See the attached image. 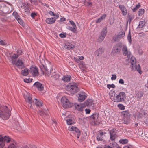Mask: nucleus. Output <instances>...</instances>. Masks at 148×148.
Listing matches in <instances>:
<instances>
[{
	"instance_id": "obj_6",
	"label": "nucleus",
	"mask_w": 148,
	"mask_h": 148,
	"mask_svg": "<svg viewBox=\"0 0 148 148\" xmlns=\"http://www.w3.org/2000/svg\"><path fill=\"white\" fill-rule=\"evenodd\" d=\"M107 32V27H104L101 32L97 39V41L100 42H101L106 36Z\"/></svg>"
},
{
	"instance_id": "obj_47",
	"label": "nucleus",
	"mask_w": 148,
	"mask_h": 148,
	"mask_svg": "<svg viewBox=\"0 0 148 148\" xmlns=\"http://www.w3.org/2000/svg\"><path fill=\"white\" fill-rule=\"evenodd\" d=\"M117 106L121 110H124L125 109V106L122 104H119L117 105Z\"/></svg>"
},
{
	"instance_id": "obj_64",
	"label": "nucleus",
	"mask_w": 148,
	"mask_h": 148,
	"mask_svg": "<svg viewBox=\"0 0 148 148\" xmlns=\"http://www.w3.org/2000/svg\"><path fill=\"white\" fill-rule=\"evenodd\" d=\"M123 148H133L132 146L131 145L125 146Z\"/></svg>"
},
{
	"instance_id": "obj_11",
	"label": "nucleus",
	"mask_w": 148,
	"mask_h": 148,
	"mask_svg": "<svg viewBox=\"0 0 148 148\" xmlns=\"http://www.w3.org/2000/svg\"><path fill=\"white\" fill-rule=\"evenodd\" d=\"M123 54L124 56H127L128 59L130 58L131 53L130 51H128L127 48L126 46H123L122 48Z\"/></svg>"
},
{
	"instance_id": "obj_25",
	"label": "nucleus",
	"mask_w": 148,
	"mask_h": 148,
	"mask_svg": "<svg viewBox=\"0 0 148 148\" xmlns=\"http://www.w3.org/2000/svg\"><path fill=\"white\" fill-rule=\"evenodd\" d=\"M28 5L29 4L27 3H23V8L25 10V12L27 13L30 12L29 7Z\"/></svg>"
},
{
	"instance_id": "obj_43",
	"label": "nucleus",
	"mask_w": 148,
	"mask_h": 148,
	"mask_svg": "<svg viewBox=\"0 0 148 148\" xmlns=\"http://www.w3.org/2000/svg\"><path fill=\"white\" fill-rule=\"evenodd\" d=\"M17 145L16 144L11 143L8 145L7 148H17Z\"/></svg>"
},
{
	"instance_id": "obj_17",
	"label": "nucleus",
	"mask_w": 148,
	"mask_h": 148,
	"mask_svg": "<svg viewBox=\"0 0 148 148\" xmlns=\"http://www.w3.org/2000/svg\"><path fill=\"white\" fill-rule=\"evenodd\" d=\"M90 118L94 120L95 123L99 122L100 121L98 114L95 113L93 114L91 116Z\"/></svg>"
},
{
	"instance_id": "obj_31",
	"label": "nucleus",
	"mask_w": 148,
	"mask_h": 148,
	"mask_svg": "<svg viewBox=\"0 0 148 148\" xmlns=\"http://www.w3.org/2000/svg\"><path fill=\"white\" fill-rule=\"evenodd\" d=\"M39 112L41 116L48 115L49 114V112L47 109H44L42 111H40Z\"/></svg>"
},
{
	"instance_id": "obj_32",
	"label": "nucleus",
	"mask_w": 148,
	"mask_h": 148,
	"mask_svg": "<svg viewBox=\"0 0 148 148\" xmlns=\"http://www.w3.org/2000/svg\"><path fill=\"white\" fill-rule=\"evenodd\" d=\"M125 36V32L124 31H121L119 32L117 36V38H122Z\"/></svg>"
},
{
	"instance_id": "obj_37",
	"label": "nucleus",
	"mask_w": 148,
	"mask_h": 148,
	"mask_svg": "<svg viewBox=\"0 0 148 148\" xmlns=\"http://www.w3.org/2000/svg\"><path fill=\"white\" fill-rule=\"evenodd\" d=\"M128 142V140L127 139H121L119 141V143L122 144H127Z\"/></svg>"
},
{
	"instance_id": "obj_12",
	"label": "nucleus",
	"mask_w": 148,
	"mask_h": 148,
	"mask_svg": "<svg viewBox=\"0 0 148 148\" xmlns=\"http://www.w3.org/2000/svg\"><path fill=\"white\" fill-rule=\"evenodd\" d=\"M74 106L75 110L79 111H82L85 107V105L84 103L78 104L75 103L74 104Z\"/></svg>"
},
{
	"instance_id": "obj_27",
	"label": "nucleus",
	"mask_w": 148,
	"mask_h": 148,
	"mask_svg": "<svg viewBox=\"0 0 148 148\" xmlns=\"http://www.w3.org/2000/svg\"><path fill=\"white\" fill-rule=\"evenodd\" d=\"M34 102L35 103L37 107H40L42 105L43 103L42 101L38 100L36 99L35 98L34 100Z\"/></svg>"
},
{
	"instance_id": "obj_1",
	"label": "nucleus",
	"mask_w": 148,
	"mask_h": 148,
	"mask_svg": "<svg viewBox=\"0 0 148 148\" xmlns=\"http://www.w3.org/2000/svg\"><path fill=\"white\" fill-rule=\"evenodd\" d=\"M109 96L110 99L115 102H123L126 98V94L123 92H120L117 95L114 90H111L110 92Z\"/></svg>"
},
{
	"instance_id": "obj_36",
	"label": "nucleus",
	"mask_w": 148,
	"mask_h": 148,
	"mask_svg": "<svg viewBox=\"0 0 148 148\" xmlns=\"http://www.w3.org/2000/svg\"><path fill=\"white\" fill-rule=\"evenodd\" d=\"M30 2L33 4L37 5L38 3H41V0H29Z\"/></svg>"
},
{
	"instance_id": "obj_53",
	"label": "nucleus",
	"mask_w": 148,
	"mask_h": 148,
	"mask_svg": "<svg viewBox=\"0 0 148 148\" xmlns=\"http://www.w3.org/2000/svg\"><path fill=\"white\" fill-rule=\"evenodd\" d=\"M43 69H44V71H45L44 72L43 71V72H42V74L43 75L44 74V73H45V72H47L48 69L47 68V67L45 66L44 65L43 66Z\"/></svg>"
},
{
	"instance_id": "obj_57",
	"label": "nucleus",
	"mask_w": 148,
	"mask_h": 148,
	"mask_svg": "<svg viewBox=\"0 0 148 148\" xmlns=\"http://www.w3.org/2000/svg\"><path fill=\"white\" fill-rule=\"evenodd\" d=\"M59 36L60 37L62 38H64L66 37V34L60 33L59 34Z\"/></svg>"
},
{
	"instance_id": "obj_56",
	"label": "nucleus",
	"mask_w": 148,
	"mask_h": 148,
	"mask_svg": "<svg viewBox=\"0 0 148 148\" xmlns=\"http://www.w3.org/2000/svg\"><path fill=\"white\" fill-rule=\"evenodd\" d=\"M116 78V76L114 74L112 75V77H111V79L112 80H115Z\"/></svg>"
},
{
	"instance_id": "obj_2",
	"label": "nucleus",
	"mask_w": 148,
	"mask_h": 148,
	"mask_svg": "<svg viewBox=\"0 0 148 148\" xmlns=\"http://www.w3.org/2000/svg\"><path fill=\"white\" fill-rule=\"evenodd\" d=\"M11 108L9 105H0V117L4 120L8 119L11 115Z\"/></svg>"
},
{
	"instance_id": "obj_13",
	"label": "nucleus",
	"mask_w": 148,
	"mask_h": 148,
	"mask_svg": "<svg viewBox=\"0 0 148 148\" xmlns=\"http://www.w3.org/2000/svg\"><path fill=\"white\" fill-rule=\"evenodd\" d=\"M24 98L26 101L28 103V107L29 108H31L32 100V98L30 97L29 95L27 94L24 96Z\"/></svg>"
},
{
	"instance_id": "obj_23",
	"label": "nucleus",
	"mask_w": 148,
	"mask_h": 148,
	"mask_svg": "<svg viewBox=\"0 0 148 148\" xmlns=\"http://www.w3.org/2000/svg\"><path fill=\"white\" fill-rule=\"evenodd\" d=\"M119 8L121 9L122 14L124 15H125L127 14V10L126 7L123 5H119Z\"/></svg>"
},
{
	"instance_id": "obj_58",
	"label": "nucleus",
	"mask_w": 148,
	"mask_h": 148,
	"mask_svg": "<svg viewBox=\"0 0 148 148\" xmlns=\"http://www.w3.org/2000/svg\"><path fill=\"white\" fill-rule=\"evenodd\" d=\"M85 110L86 114H89L91 112V110L89 109H86Z\"/></svg>"
},
{
	"instance_id": "obj_40",
	"label": "nucleus",
	"mask_w": 148,
	"mask_h": 148,
	"mask_svg": "<svg viewBox=\"0 0 148 148\" xmlns=\"http://www.w3.org/2000/svg\"><path fill=\"white\" fill-rule=\"evenodd\" d=\"M127 40H128L130 44H131V42H132V40H131V38L130 30H129V33H128V35H127Z\"/></svg>"
},
{
	"instance_id": "obj_9",
	"label": "nucleus",
	"mask_w": 148,
	"mask_h": 148,
	"mask_svg": "<svg viewBox=\"0 0 148 148\" xmlns=\"http://www.w3.org/2000/svg\"><path fill=\"white\" fill-rule=\"evenodd\" d=\"M87 96V95L85 92L83 91H80L78 94V96H77L79 101H83L86 98Z\"/></svg>"
},
{
	"instance_id": "obj_18",
	"label": "nucleus",
	"mask_w": 148,
	"mask_h": 148,
	"mask_svg": "<svg viewBox=\"0 0 148 148\" xmlns=\"http://www.w3.org/2000/svg\"><path fill=\"white\" fill-rule=\"evenodd\" d=\"M3 140L8 143L10 142L12 143L16 144V142L14 139L11 138L8 136H4L3 139Z\"/></svg>"
},
{
	"instance_id": "obj_51",
	"label": "nucleus",
	"mask_w": 148,
	"mask_h": 148,
	"mask_svg": "<svg viewBox=\"0 0 148 148\" xmlns=\"http://www.w3.org/2000/svg\"><path fill=\"white\" fill-rule=\"evenodd\" d=\"M115 85L113 84H108L107 85V88L109 89H110L111 88H115Z\"/></svg>"
},
{
	"instance_id": "obj_29",
	"label": "nucleus",
	"mask_w": 148,
	"mask_h": 148,
	"mask_svg": "<svg viewBox=\"0 0 148 148\" xmlns=\"http://www.w3.org/2000/svg\"><path fill=\"white\" fill-rule=\"evenodd\" d=\"M29 72V69L27 68H25L24 69L22 70L21 73L22 75L24 76H27Z\"/></svg>"
},
{
	"instance_id": "obj_42",
	"label": "nucleus",
	"mask_w": 148,
	"mask_h": 148,
	"mask_svg": "<svg viewBox=\"0 0 148 148\" xmlns=\"http://www.w3.org/2000/svg\"><path fill=\"white\" fill-rule=\"evenodd\" d=\"M12 14L16 20L20 18V16L18 15V13L16 11H14Z\"/></svg>"
},
{
	"instance_id": "obj_3",
	"label": "nucleus",
	"mask_w": 148,
	"mask_h": 148,
	"mask_svg": "<svg viewBox=\"0 0 148 148\" xmlns=\"http://www.w3.org/2000/svg\"><path fill=\"white\" fill-rule=\"evenodd\" d=\"M130 63L132 67V70L133 71H137L140 74L142 73L139 64H137L136 60L133 56H131Z\"/></svg>"
},
{
	"instance_id": "obj_60",
	"label": "nucleus",
	"mask_w": 148,
	"mask_h": 148,
	"mask_svg": "<svg viewBox=\"0 0 148 148\" xmlns=\"http://www.w3.org/2000/svg\"><path fill=\"white\" fill-rule=\"evenodd\" d=\"M51 71L50 70V72L47 71V72H45L44 73L45 74V75H46L48 77H49L51 75Z\"/></svg>"
},
{
	"instance_id": "obj_59",
	"label": "nucleus",
	"mask_w": 148,
	"mask_h": 148,
	"mask_svg": "<svg viewBox=\"0 0 148 148\" xmlns=\"http://www.w3.org/2000/svg\"><path fill=\"white\" fill-rule=\"evenodd\" d=\"M119 83L120 84H124V81L123 79L121 78L119 81Z\"/></svg>"
},
{
	"instance_id": "obj_21",
	"label": "nucleus",
	"mask_w": 148,
	"mask_h": 148,
	"mask_svg": "<svg viewBox=\"0 0 148 148\" xmlns=\"http://www.w3.org/2000/svg\"><path fill=\"white\" fill-rule=\"evenodd\" d=\"M110 139L111 141L114 140L116 137V132L114 130H110L109 132Z\"/></svg>"
},
{
	"instance_id": "obj_20",
	"label": "nucleus",
	"mask_w": 148,
	"mask_h": 148,
	"mask_svg": "<svg viewBox=\"0 0 148 148\" xmlns=\"http://www.w3.org/2000/svg\"><path fill=\"white\" fill-rule=\"evenodd\" d=\"M34 86H35L38 90L42 91L43 90L44 86L43 85L40 83L37 82L34 84Z\"/></svg>"
},
{
	"instance_id": "obj_49",
	"label": "nucleus",
	"mask_w": 148,
	"mask_h": 148,
	"mask_svg": "<svg viewBox=\"0 0 148 148\" xmlns=\"http://www.w3.org/2000/svg\"><path fill=\"white\" fill-rule=\"evenodd\" d=\"M32 79L31 78H25L24 79V81L26 83H29L32 82Z\"/></svg>"
},
{
	"instance_id": "obj_22",
	"label": "nucleus",
	"mask_w": 148,
	"mask_h": 148,
	"mask_svg": "<svg viewBox=\"0 0 148 148\" xmlns=\"http://www.w3.org/2000/svg\"><path fill=\"white\" fill-rule=\"evenodd\" d=\"M103 51V49L102 48H100L95 52L94 53L97 56H101Z\"/></svg>"
},
{
	"instance_id": "obj_4",
	"label": "nucleus",
	"mask_w": 148,
	"mask_h": 148,
	"mask_svg": "<svg viewBox=\"0 0 148 148\" xmlns=\"http://www.w3.org/2000/svg\"><path fill=\"white\" fill-rule=\"evenodd\" d=\"M66 89L67 91L72 94H74L79 90V88L75 83H69L66 86Z\"/></svg>"
},
{
	"instance_id": "obj_63",
	"label": "nucleus",
	"mask_w": 148,
	"mask_h": 148,
	"mask_svg": "<svg viewBox=\"0 0 148 148\" xmlns=\"http://www.w3.org/2000/svg\"><path fill=\"white\" fill-rule=\"evenodd\" d=\"M4 142H2L0 143V148H3L5 146Z\"/></svg>"
},
{
	"instance_id": "obj_61",
	"label": "nucleus",
	"mask_w": 148,
	"mask_h": 148,
	"mask_svg": "<svg viewBox=\"0 0 148 148\" xmlns=\"http://www.w3.org/2000/svg\"><path fill=\"white\" fill-rule=\"evenodd\" d=\"M113 148H120L118 144H113Z\"/></svg>"
},
{
	"instance_id": "obj_52",
	"label": "nucleus",
	"mask_w": 148,
	"mask_h": 148,
	"mask_svg": "<svg viewBox=\"0 0 148 148\" xmlns=\"http://www.w3.org/2000/svg\"><path fill=\"white\" fill-rule=\"evenodd\" d=\"M69 23L71 24V25H72L73 27H74L75 28H77V27L75 23L74 22L72 21H70Z\"/></svg>"
},
{
	"instance_id": "obj_24",
	"label": "nucleus",
	"mask_w": 148,
	"mask_h": 148,
	"mask_svg": "<svg viewBox=\"0 0 148 148\" xmlns=\"http://www.w3.org/2000/svg\"><path fill=\"white\" fill-rule=\"evenodd\" d=\"M56 21V19L53 17L48 18L46 19L45 21L48 24H52Z\"/></svg>"
},
{
	"instance_id": "obj_34",
	"label": "nucleus",
	"mask_w": 148,
	"mask_h": 148,
	"mask_svg": "<svg viewBox=\"0 0 148 148\" xmlns=\"http://www.w3.org/2000/svg\"><path fill=\"white\" fill-rule=\"evenodd\" d=\"M67 29L72 32L74 33H77V28H75L73 27H72L70 26H67Z\"/></svg>"
},
{
	"instance_id": "obj_44",
	"label": "nucleus",
	"mask_w": 148,
	"mask_h": 148,
	"mask_svg": "<svg viewBox=\"0 0 148 148\" xmlns=\"http://www.w3.org/2000/svg\"><path fill=\"white\" fill-rule=\"evenodd\" d=\"M145 24V22L144 21H141L139 22L138 27L139 28H142Z\"/></svg>"
},
{
	"instance_id": "obj_14",
	"label": "nucleus",
	"mask_w": 148,
	"mask_h": 148,
	"mask_svg": "<svg viewBox=\"0 0 148 148\" xmlns=\"http://www.w3.org/2000/svg\"><path fill=\"white\" fill-rule=\"evenodd\" d=\"M31 73L33 76H38L39 75L38 68L36 66H32L30 68Z\"/></svg>"
},
{
	"instance_id": "obj_38",
	"label": "nucleus",
	"mask_w": 148,
	"mask_h": 148,
	"mask_svg": "<svg viewBox=\"0 0 148 148\" xmlns=\"http://www.w3.org/2000/svg\"><path fill=\"white\" fill-rule=\"evenodd\" d=\"M51 77H53L55 79H57L59 77V75L58 73H56L54 71L53 72V73H52Z\"/></svg>"
},
{
	"instance_id": "obj_46",
	"label": "nucleus",
	"mask_w": 148,
	"mask_h": 148,
	"mask_svg": "<svg viewBox=\"0 0 148 148\" xmlns=\"http://www.w3.org/2000/svg\"><path fill=\"white\" fill-rule=\"evenodd\" d=\"M3 10V12L5 13H9L10 11V9L8 8V7L6 6L4 8Z\"/></svg>"
},
{
	"instance_id": "obj_48",
	"label": "nucleus",
	"mask_w": 148,
	"mask_h": 148,
	"mask_svg": "<svg viewBox=\"0 0 148 148\" xmlns=\"http://www.w3.org/2000/svg\"><path fill=\"white\" fill-rule=\"evenodd\" d=\"M140 5L139 3H138L136 5V7L132 9V10L133 12H134L136 11L140 7Z\"/></svg>"
},
{
	"instance_id": "obj_33",
	"label": "nucleus",
	"mask_w": 148,
	"mask_h": 148,
	"mask_svg": "<svg viewBox=\"0 0 148 148\" xmlns=\"http://www.w3.org/2000/svg\"><path fill=\"white\" fill-rule=\"evenodd\" d=\"M106 17V15L103 14L100 18L96 20L95 22L97 23L101 22Z\"/></svg>"
},
{
	"instance_id": "obj_45",
	"label": "nucleus",
	"mask_w": 148,
	"mask_h": 148,
	"mask_svg": "<svg viewBox=\"0 0 148 148\" xmlns=\"http://www.w3.org/2000/svg\"><path fill=\"white\" fill-rule=\"evenodd\" d=\"M145 10L143 9H140L139 10L138 13V16H141L144 13Z\"/></svg>"
},
{
	"instance_id": "obj_15",
	"label": "nucleus",
	"mask_w": 148,
	"mask_h": 148,
	"mask_svg": "<svg viewBox=\"0 0 148 148\" xmlns=\"http://www.w3.org/2000/svg\"><path fill=\"white\" fill-rule=\"evenodd\" d=\"M64 119L66 121L67 124L68 125H71L75 123V121L74 117H66Z\"/></svg>"
},
{
	"instance_id": "obj_16",
	"label": "nucleus",
	"mask_w": 148,
	"mask_h": 148,
	"mask_svg": "<svg viewBox=\"0 0 148 148\" xmlns=\"http://www.w3.org/2000/svg\"><path fill=\"white\" fill-rule=\"evenodd\" d=\"M106 133L105 132L99 131L97 134L96 137L98 141H102L103 140V136Z\"/></svg>"
},
{
	"instance_id": "obj_55",
	"label": "nucleus",
	"mask_w": 148,
	"mask_h": 148,
	"mask_svg": "<svg viewBox=\"0 0 148 148\" xmlns=\"http://www.w3.org/2000/svg\"><path fill=\"white\" fill-rule=\"evenodd\" d=\"M0 44L1 45H7L5 41L1 40L0 41Z\"/></svg>"
},
{
	"instance_id": "obj_26",
	"label": "nucleus",
	"mask_w": 148,
	"mask_h": 148,
	"mask_svg": "<svg viewBox=\"0 0 148 148\" xmlns=\"http://www.w3.org/2000/svg\"><path fill=\"white\" fill-rule=\"evenodd\" d=\"M74 45L70 43H68L65 45L64 48L68 50H72L74 47Z\"/></svg>"
},
{
	"instance_id": "obj_7",
	"label": "nucleus",
	"mask_w": 148,
	"mask_h": 148,
	"mask_svg": "<svg viewBox=\"0 0 148 148\" xmlns=\"http://www.w3.org/2000/svg\"><path fill=\"white\" fill-rule=\"evenodd\" d=\"M123 116V123L126 124H128L130 123V114L127 111H123L122 113Z\"/></svg>"
},
{
	"instance_id": "obj_41",
	"label": "nucleus",
	"mask_w": 148,
	"mask_h": 148,
	"mask_svg": "<svg viewBox=\"0 0 148 148\" xmlns=\"http://www.w3.org/2000/svg\"><path fill=\"white\" fill-rule=\"evenodd\" d=\"M83 1L84 4L86 6H88L92 5V3L90 1H87L86 0H84Z\"/></svg>"
},
{
	"instance_id": "obj_30",
	"label": "nucleus",
	"mask_w": 148,
	"mask_h": 148,
	"mask_svg": "<svg viewBox=\"0 0 148 148\" xmlns=\"http://www.w3.org/2000/svg\"><path fill=\"white\" fill-rule=\"evenodd\" d=\"M68 129L69 131H75V132H79V130L77 128L71 125L69 126Z\"/></svg>"
},
{
	"instance_id": "obj_19",
	"label": "nucleus",
	"mask_w": 148,
	"mask_h": 148,
	"mask_svg": "<svg viewBox=\"0 0 148 148\" xmlns=\"http://www.w3.org/2000/svg\"><path fill=\"white\" fill-rule=\"evenodd\" d=\"M84 104L85 106L89 107H92L94 105L93 100L91 99H88L84 102Z\"/></svg>"
},
{
	"instance_id": "obj_10",
	"label": "nucleus",
	"mask_w": 148,
	"mask_h": 148,
	"mask_svg": "<svg viewBox=\"0 0 148 148\" xmlns=\"http://www.w3.org/2000/svg\"><path fill=\"white\" fill-rule=\"evenodd\" d=\"M12 64H15L18 68L22 69L24 67V63L22 62V60L20 59H18L16 61H13Z\"/></svg>"
},
{
	"instance_id": "obj_5",
	"label": "nucleus",
	"mask_w": 148,
	"mask_h": 148,
	"mask_svg": "<svg viewBox=\"0 0 148 148\" xmlns=\"http://www.w3.org/2000/svg\"><path fill=\"white\" fill-rule=\"evenodd\" d=\"M61 102L62 106L64 108H69L73 106V103L70 102L68 99L65 97H63L61 100Z\"/></svg>"
},
{
	"instance_id": "obj_8",
	"label": "nucleus",
	"mask_w": 148,
	"mask_h": 148,
	"mask_svg": "<svg viewBox=\"0 0 148 148\" xmlns=\"http://www.w3.org/2000/svg\"><path fill=\"white\" fill-rule=\"evenodd\" d=\"M122 48V45L121 44L118 43L114 45L112 48V53L117 54H119L121 52Z\"/></svg>"
},
{
	"instance_id": "obj_62",
	"label": "nucleus",
	"mask_w": 148,
	"mask_h": 148,
	"mask_svg": "<svg viewBox=\"0 0 148 148\" xmlns=\"http://www.w3.org/2000/svg\"><path fill=\"white\" fill-rule=\"evenodd\" d=\"M22 51L20 49H18L17 51V53L18 54L17 55H18L19 56L20 55L22 54Z\"/></svg>"
},
{
	"instance_id": "obj_28",
	"label": "nucleus",
	"mask_w": 148,
	"mask_h": 148,
	"mask_svg": "<svg viewBox=\"0 0 148 148\" xmlns=\"http://www.w3.org/2000/svg\"><path fill=\"white\" fill-rule=\"evenodd\" d=\"M71 79V77L70 75H66L64 76L62 80L65 82H69Z\"/></svg>"
},
{
	"instance_id": "obj_54",
	"label": "nucleus",
	"mask_w": 148,
	"mask_h": 148,
	"mask_svg": "<svg viewBox=\"0 0 148 148\" xmlns=\"http://www.w3.org/2000/svg\"><path fill=\"white\" fill-rule=\"evenodd\" d=\"M37 13L35 12L32 13L31 14V16L32 18H34L37 15Z\"/></svg>"
},
{
	"instance_id": "obj_39",
	"label": "nucleus",
	"mask_w": 148,
	"mask_h": 148,
	"mask_svg": "<svg viewBox=\"0 0 148 148\" xmlns=\"http://www.w3.org/2000/svg\"><path fill=\"white\" fill-rule=\"evenodd\" d=\"M17 20L18 22V23H19V24L23 26L25 25V23L23 21L21 18V17L20 18H19Z\"/></svg>"
},
{
	"instance_id": "obj_50",
	"label": "nucleus",
	"mask_w": 148,
	"mask_h": 148,
	"mask_svg": "<svg viewBox=\"0 0 148 148\" xmlns=\"http://www.w3.org/2000/svg\"><path fill=\"white\" fill-rule=\"evenodd\" d=\"M143 93L141 92H138L137 94L138 97L139 98H141L143 96Z\"/></svg>"
},
{
	"instance_id": "obj_35",
	"label": "nucleus",
	"mask_w": 148,
	"mask_h": 148,
	"mask_svg": "<svg viewBox=\"0 0 148 148\" xmlns=\"http://www.w3.org/2000/svg\"><path fill=\"white\" fill-rule=\"evenodd\" d=\"M19 55L16 54H14L11 56V59L12 64L13 61H16V59L18 57Z\"/></svg>"
}]
</instances>
